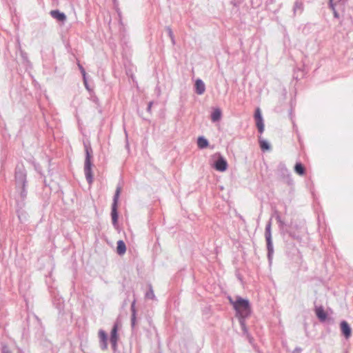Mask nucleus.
<instances>
[{"mask_svg": "<svg viewBox=\"0 0 353 353\" xmlns=\"http://www.w3.org/2000/svg\"><path fill=\"white\" fill-rule=\"evenodd\" d=\"M15 179L17 185L22 188L21 194H23L26 183V172L23 167L16 168Z\"/></svg>", "mask_w": 353, "mask_h": 353, "instance_id": "3", "label": "nucleus"}, {"mask_svg": "<svg viewBox=\"0 0 353 353\" xmlns=\"http://www.w3.org/2000/svg\"><path fill=\"white\" fill-rule=\"evenodd\" d=\"M132 318L131 324L132 327H134L136 321V309H135V301H134L131 305Z\"/></svg>", "mask_w": 353, "mask_h": 353, "instance_id": "17", "label": "nucleus"}, {"mask_svg": "<svg viewBox=\"0 0 353 353\" xmlns=\"http://www.w3.org/2000/svg\"><path fill=\"white\" fill-rule=\"evenodd\" d=\"M294 13L296 14L297 11L301 13L303 10V4L301 2L296 1L294 5Z\"/></svg>", "mask_w": 353, "mask_h": 353, "instance_id": "21", "label": "nucleus"}, {"mask_svg": "<svg viewBox=\"0 0 353 353\" xmlns=\"http://www.w3.org/2000/svg\"><path fill=\"white\" fill-rule=\"evenodd\" d=\"M277 219H278V221L281 223V224H283V223H282V221H281V219H280V217H279V216H278V217H277Z\"/></svg>", "mask_w": 353, "mask_h": 353, "instance_id": "29", "label": "nucleus"}, {"mask_svg": "<svg viewBox=\"0 0 353 353\" xmlns=\"http://www.w3.org/2000/svg\"><path fill=\"white\" fill-rule=\"evenodd\" d=\"M117 253L119 255H123L125 254L126 251V246L125 243L120 240L117 242Z\"/></svg>", "mask_w": 353, "mask_h": 353, "instance_id": "15", "label": "nucleus"}, {"mask_svg": "<svg viewBox=\"0 0 353 353\" xmlns=\"http://www.w3.org/2000/svg\"><path fill=\"white\" fill-rule=\"evenodd\" d=\"M152 105H153V101L149 102V103L148 105V108H147V110L148 112H151V109H152Z\"/></svg>", "mask_w": 353, "mask_h": 353, "instance_id": "27", "label": "nucleus"}, {"mask_svg": "<svg viewBox=\"0 0 353 353\" xmlns=\"http://www.w3.org/2000/svg\"><path fill=\"white\" fill-rule=\"evenodd\" d=\"M254 118L256 120V125L259 132L261 134L264 131V123L263 117L259 108H257L254 113Z\"/></svg>", "mask_w": 353, "mask_h": 353, "instance_id": "8", "label": "nucleus"}, {"mask_svg": "<svg viewBox=\"0 0 353 353\" xmlns=\"http://www.w3.org/2000/svg\"><path fill=\"white\" fill-rule=\"evenodd\" d=\"M294 171L298 174L302 176L304 175L305 173V170L304 166L302 165V163L298 162L294 165Z\"/></svg>", "mask_w": 353, "mask_h": 353, "instance_id": "16", "label": "nucleus"}, {"mask_svg": "<svg viewBox=\"0 0 353 353\" xmlns=\"http://www.w3.org/2000/svg\"><path fill=\"white\" fill-rule=\"evenodd\" d=\"M165 29L168 32V36L170 37V38L172 41V44L174 45L175 44V39H174V36L172 29L169 26H167Z\"/></svg>", "mask_w": 353, "mask_h": 353, "instance_id": "24", "label": "nucleus"}, {"mask_svg": "<svg viewBox=\"0 0 353 353\" xmlns=\"http://www.w3.org/2000/svg\"><path fill=\"white\" fill-rule=\"evenodd\" d=\"M50 15L52 18L57 19L58 21L64 22L66 20V16L63 12H61L58 10H51Z\"/></svg>", "mask_w": 353, "mask_h": 353, "instance_id": "10", "label": "nucleus"}, {"mask_svg": "<svg viewBox=\"0 0 353 353\" xmlns=\"http://www.w3.org/2000/svg\"><path fill=\"white\" fill-rule=\"evenodd\" d=\"M261 149L263 152L269 150L270 149V143L265 139H259Z\"/></svg>", "mask_w": 353, "mask_h": 353, "instance_id": "19", "label": "nucleus"}, {"mask_svg": "<svg viewBox=\"0 0 353 353\" xmlns=\"http://www.w3.org/2000/svg\"><path fill=\"white\" fill-rule=\"evenodd\" d=\"M99 336L100 339V344H101V348L103 350H106L108 347V343H107L108 336H107L106 333L105 332V331H103L102 330H99Z\"/></svg>", "mask_w": 353, "mask_h": 353, "instance_id": "11", "label": "nucleus"}, {"mask_svg": "<svg viewBox=\"0 0 353 353\" xmlns=\"http://www.w3.org/2000/svg\"><path fill=\"white\" fill-rule=\"evenodd\" d=\"M119 326H120V323L117 320L114 323V326H113V327L112 329V331H111V333H110V343L112 344V347L114 350H116L117 346V341H118V339H119V336H118L117 332H118V329H119Z\"/></svg>", "mask_w": 353, "mask_h": 353, "instance_id": "6", "label": "nucleus"}, {"mask_svg": "<svg viewBox=\"0 0 353 353\" xmlns=\"http://www.w3.org/2000/svg\"><path fill=\"white\" fill-rule=\"evenodd\" d=\"M315 313L321 321H325L327 319V313L322 306L317 307L315 309Z\"/></svg>", "mask_w": 353, "mask_h": 353, "instance_id": "13", "label": "nucleus"}, {"mask_svg": "<svg viewBox=\"0 0 353 353\" xmlns=\"http://www.w3.org/2000/svg\"><path fill=\"white\" fill-rule=\"evenodd\" d=\"M2 353H12L7 345H3Z\"/></svg>", "mask_w": 353, "mask_h": 353, "instance_id": "25", "label": "nucleus"}, {"mask_svg": "<svg viewBox=\"0 0 353 353\" xmlns=\"http://www.w3.org/2000/svg\"><path fill=\"white\" fill-rule=\"evenodd\" d=\"M333 12V14H334V17L336 19L339 18V14L338 13V12L336 11V10H332Z\"/></svg>", "mask_w": 353, "mask_h": 353, "instance_id": "28", "label": "nucleus"}, {"mask_svg": "<svg viewBox=\"0 0 353 353\" xmlns=\"http://www.w3.org/2000/svg\"><path fill=\"white\" fill-rule=\"evenodd\" d=\"M228 299L236 311V316L239 319L243 330L247 332L245 319L250 316L252 312L250 301L239 296H236L235 300H233L230 296L228 297Z\"/></svg>", "mask_w": 353, "mask_h": 353, "instance_id": "1", "label": "nucleus"}, {"mask_svg": "<svg viewBox=\"0 0 353 353\" xmlns=\"http://www.w3.org/2000/svg\"><path fill=\"white\" fill-rule=\"evenodd\" d=\"M92 156H86L84 163V172L88 183L90 185L93 181L92 167L94 164L92 161Z\"/></svg>", "mask_w": 353, "mask_h": 353, "instance_id": "2", "label": "nucleus"}, {"mask_svg": "<svg viewBox=\"0 0 353 353\" xmlns=\"http://www.w3.org/2000/svg\"><path fill=\"white\" fill-rule=\"evenodd\" d=\"M222 112L220 108H214L211 114V120L212 122H216L221 120Z\"/></svg>", "mask_w": 353, "mask_h": 353, "instance_id": "14", "label": "nucleus"}, {"mask_svg": "<svg viewBox=\"0 0 353 353\" xmlns=\"http://www.w3.org/2000/svg\"><path fill=\"white\" fill-rule=\"evenodd\" d=\"M145 297L150 299H154L155 296L152 285H149V290L145 294Z\"/></svg>", "mask_w": 353, "mask_h": 353, "instance_id": "23", "label": "nucleus"}, {"mask_svg": "<svg viewBox=\"0 0 353 353\" xmlns=\"http://www.w3.org/2000/svg\"><path fill=\"white\" fill-rule=\"evenodd\" d=\"M341 329L346 339H348L351 336L352 330L345 321H343L341 323Z\"/></svg>", "mask_w": 353, "mask_h": 353, "instance_id": "12", "label": "nucleus"}, {"mask_svg": "<svg viewBox=\"0 0 353 353\" xmlns=\"http://www.w3.org/2000/svg\"><path fill=\"white\" fill-rule=\"evenodd\" d=\"M212 166L217 171L224 172L228 168V163L221 156H219L217 159L213 162Z\"/></svg>", "mask_w": 353, "mask_h": 353, "instance_id": "7", "label": "nucleus"}, {"mask_svg": "<svg viewBox=\"0 0 353 353\" xmlns=\"http://www.w3.org/2000/svg\"><path fill=\"white\" fill-rule=\"evenodd\" d=\"M83 145H84L85 154H91V153L92 152V148L90 146L89 141H84Z\"/></svg>", "mask_w": 353, "mask_h": 353, "instance_id": "22", "label": "nucleus"}, {"mask_svg": "<svg viewBox=\"0 0 353 353\" xmlns=\"http://www.w3.org/2000/svg\"><path fill=\"white\" fill-rule=\"evenodd\" d=\"M197 145L199 148H205L208 146V141L205 138L201 137L197 140Z\"/></svg>", "mask_w": 353, "mask_h": 353, "instance_id": "18", "label": "nucleus"}, {"mask_svg": "<svg viewBox=\"0 0 353 353\" xmlns=\"http://www.w3.org/2000/svg\"><path fill=\"white\" fill-rule=\"evenodd\" d=\"M265 236L267 242L268 256L269 259H270L274 252L271 234V221H269L266 225Z\"/></svg>", "mask_w": 353, "mask_h": 353, "instance_id": "5", "label": "nucleus"}, {"mask_svg": "<svg viewBox=\"0 0 353 353\" xmlns=\"http://www.w3.org/2000/svg\"><path fill=\"white\" fill-rule=\"evenodd\" d=\"M78 67L81 71L82 76H83L84 85H85V88L88 90L89 88H88V82H87L85 70L80 63H78Z\"/></svg>", "mask_w": 353, "mask_h": 353, "instance_id": "20", "label": "nucleus"}, {"mask_svg": "<svg viewBox=\"0 0 353 353\" xmlns=\"http://www.w3.org/2000/svg\"><path fill=\"white\" fill-rule=\"evenodd\" d=\"M121 191V187H117L115 194H114V198H113L111 216H112V223L114 225H117V220H118L117 203H118V200H119V197Z\"/></svg>", "mask_w": 353, "mask_h": 353, "instance_id": "4", "label": "nucleus"}, {"mask_svg": "<svg viewBox=\"0 0 353 353\" xmlns=\"http://www.w3.org/2000/svg\"><path fill=\"white\" fill-rule=\"evenodd\" d=\"M194 87H195V92L197 94L201 95L205 92V85L201 79H198L196 80Z\"/></svg>", "mask_w": 353, "mask_h": 353, "instance_id": "9", "label": "nucleus"}, {"mask_svg": "<svg viewBox=\"0 0 353 353\" xmlns=\"http://www.w3.org/2000/svg\"><path fill=\"white\" fill-rule=\"evenodd\" d=\"M329 6H330V8H331L332 10H336L335 6H334V4L333 3V0H330L329 1Z\"/></svg>", "mask_w": 353, "mask_h": 353, "instance_id": "26", "label": "nucleus"}]
</instances>
